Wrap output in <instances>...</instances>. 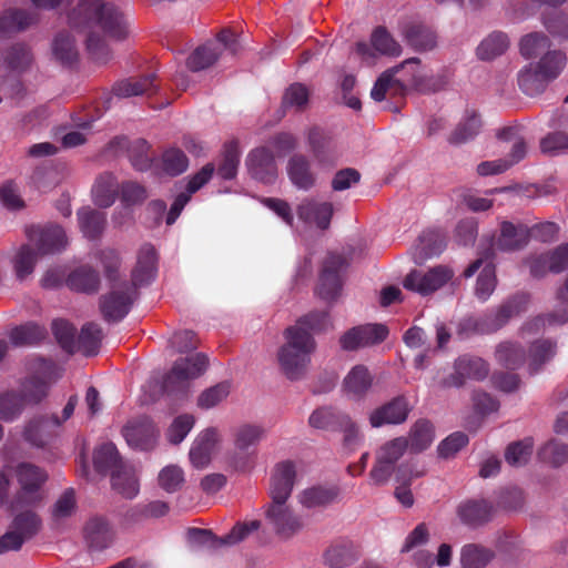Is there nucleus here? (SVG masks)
<instances>
[{"instance_id": "5701e85b", "label": "nucleus", "mask_w": 568, "mask_h": 568, "mask_svg": "<svg viewBox=\"0 0 568 568\" xmlns=\"http://www.w3.org/2000/svg\"><path fill=\"white\" fill-rule=\"evenodd\" d=\"M296 478V465L292 460L277 463L271 475L270 494L272 501H287Z\"/></svg>"}, {"instance_id": "473e14b6", "label": "nucleus", "mask_w": 568, "mask_h": 568, "mask_svg": "<svg viewBox=\"0 0 568 568\" xmlns=\"http://www.w3.org/2000/svg\"><path fill=\"white\" fill-rule=\"evenodd\" d=\"M114 529L104 518L90 519L84 528V538L89 548L102 550L108 548L114 539Z\"/></svg>"}, {"instance_id": "4468645a", "label": "nucleus", "mask_w": 568, "mask_h": 568, "mask_svg": "<svg viewBox=\"0 0 568 568\" xmlns=\"http://www.w3.org/2000/svg\"><path fill=\"white\" fill-rule=\"evenodd\" d=\"M27 235L40 255L60 253L68 245L65 231L55 224L31 226L28 229Z\"/></svg>"}, {"instance_id": "0eeeda50", "label": "nucleus", "mask_w": 568, "mask_h": 568, "mask_svg": "<svg viewBox=\"0 0 568 568\" xmlns=\"http://www.w3.org/2000/svg\"><path fill=\"white\" fill-rule=\"evenodd\" d=\"M266 520L277 536L292 538L310 525V516L300 515L286 501H272L266 510Z\"/></svg>"}, {"instance_id": "6ab92c4d", "label": "nucleus", "mask_w": 568, "mask_h": 568, "mask_svg": "<svg viewBox=\"0 0 568 568\" xmlns=\"http://www.w3.org/2000/svg\"><path fill=\"white\" fill-rule=\"evenodd\" d=\"M418 68H406L399 70L395 75V82L398 88L403 91L413 89L419 92H433L437 91L442 87V81L435 78L428 69L422 65L418 58Z\"/></svg>"}, {"instance_id": "49530a36", "label": "nucleus", "mask_w": 568, "mask_h": 568, "mask_svg": "<svg viewBox=\"0 0 568 568\" xmlns=\"http://www.w3.org/2000/svg\"><path fill=\"white\" fill-rule=\"evenodd\" d=\"M493 508L485 500H469L458 507L459 519L469 526L486 523L491 517Z\"/></svg>"}, {"instance_id": "9d476101", "label": "nucleus", "mask_w": 568, "mask_h": 568, "mask_svg": "<svg viewBox=\"0 0 568 568\" xmlns=\"http://www.w3.org/2000/svg\"><path fill=\"white\" fill-rule=\"evenodd\" d=\"M260 528L258 520L250 523L237 524L224 537H216L207 529L191 528L187 531V537L191 542L207 546L212 549H219L224 546H234L244 540L251 532Z\"/></svg>"}, {"instance_id": "e433bc0d", "label": "nucleus", "mask_w": 568, "mask_h": 568, "mask_svg": "<svg viewBox=\"0 0 568 568\" xmlns=\"http://www.w3.org/2000/svg\"><path fill=\"white\" fill-rule=\"evenodd\" d=\"M517 82L523 93L528 97L541 94L550 83L532 62L525 64L518 71Z\"/></svg>"}, {"instance_id": "37998d69", "label": "nucleus", "mask_w": 568, "mask_h": 568, "mask_svg": "<svg viewBox=\"0 0 568 568\" xmlns=\"http://www.w3.org/2000/svg\"><path fill=\"white\" fill-rule=\"evenodd\" d=\"M480 129V115L474 109H466L450 135V142L455 144L468 142L479 133Z\"/></svg>"}, {"instance_id": "c756f323", "label": "nucleus", "mask_w": 568, "mask_h": 568, "mask_svg": "<svg viewBox=\"0 0 568 568\" xmlns=\"http://www.w3.org/2000/svg\"><path fill=\"white\" fill-rule=\"evenodd\" d=\"M339 495L336 486L314 485L301 490L296 498L298 504L305 509H321L333 504Z\"/></svg>"}, {"instance_id": "ddd939ff", "label": "nucleus", "mask_w": 568, "mask_h": 568, "mask_svg": "<svg viewBox=\"0 0 568 568\" xmlns=\"http://www.w3.org/2000/svg\"><path fill=\"white\" fill-rule=\"evenodd\" d=\"M307 140L317 168L328 170L337 165L342 150L332 136L318 128H313L308 131Z\"/></svg>"}, {"instance_id": "4c0bfd02", "label": "nucleus", "mask_w": 568, "mask_h": 568, "mask_svg": "<svg viewBox=\"0 0 568 568\" xmlns=\"http://www.w3.org/2000/svg\"><path fill=\"white\" fill-rule=\"evenodd\" d=\"M529 240V232L525 225H515L510 222H503L500 235L497 240V247L500 251H516L523 248Z\"/></svg>"}, {"instance_id": "680f3d73", "label": "nucleus", "mask_w": 568, "mask_h": 568, "mask_svg": "<svg viewBox=\"0 0 568 568\" xmlns=\"http://www.w3.org/2000/svg\"><path fill=\"white\" fill-rule=\"evenodd\" d=\"M34 17L26 10L10 9L0 17V36L28 28Z\"/></svg>"}, {"instance_id": "b1692460", "label": "nucleus", "mask_w": 568, "mask_h": 568, "mask_svg": "<svg viewBox=\"0 0 568 568\" xmlns=\"http://www.w3.org/2000/svg\"><path fill=\"white\" fill-rule=\"evenodd\" d=\"M480 270L475 286V295L481 301L486 302L494 293L497 278L496 270L493 262L488 258H478L474 261L464 272L465 277L474 276Z\"/></svg>"}, {"instance_id": "c03bdc74", "label": "nucleus", "mask_w": 568, "mask_h": 568, "mask_svg": "<svg viewBox=\"0 0 568 568\" xmlns=\"http://www.w3.org/2000/svg\"><path fill=\"white\" fill-rule=\"evenodd\" d=\"M358 559V551L351 541H342L331 546L325 555L324 560L331 568H344L351 566Z\"/></svg>"}, {"instance_id": "bb28decb", "label": "nucleus", "mask_w": 568, "mask_h": 568, "mask_svg": "<svg viewBox=\"0 0 568 568\" xmlns=\"http://www.w3.org/2000/svg\"><path fill=\"white\" fill-rule=\"evenodd\" d=\"M374 376L365 365H355L342 383L344 395L352 400L363 399L373 386Z\"/></svg>"}, {"instance_id": "8fccbe9b", "label": "nucleus", "mask_w": 568, "mask_h": 568, "mask_svg": "<svg viewBox=\"0 0 568 568\" xmlns=\"http://www.w3.org/2000/svg\"><path fill=\"white\" fill-rule=\"evenodd\" d=\"M435 439L434 426L425 419L416 422L410 428L408 448L410 452L419 453L427 449Z\"/></svg>"}, {"instance_id": "c9c22d12", "label": "nucleus", "mask_w": 568, "mask_h": 568, "mask_svg": "<svg viewBox=\"0 0 568 568\" xmlns=\"http://www.w3.org/2000/svg\"><path fill=\"white\" fill-rule=\"evenodd\" d=\"M61 425L58 416L34 418L24 428V439L33 446H44L51 437L52 430Z\"/></svg>"}, {"instance_id": "aec40b11", "label": "nucleus", "mask_w": 568, "mask_h": 568, "mask_svg": "<svg viewBox=\"0 0 568 568\" xmlns=\"http://www.w3.org/2000/svg\"><path fill=\"white\" fill-rule=\"evenodd\" d=\"M245 165L250 175L264 184H271L277 178L275 158L267 146L252 150L246 156Z\"/></svg>"}, {"instance_id": "603ef678", "label": "nucleus", "mask_w": 568, "mask_h": 568, "mask_svg": "<svg viewBox=\"0 0 568 568\" xmlns=\"http://www.w3.org/2000/svg\"><path fill=\"white\" fill-rule=\"evenodd\" d=\"M99 274L91 267L81 266L67 278V285L77 292L92 293L99 287Z\"/></svg>"}, {"instance_id": "338daca9", "label": "nucleus", "mask_w": 568, "mask_h": 568, "mask_svg": "<svg viewBox=\"0 0 568 568\" xmlns=\"http://www.w3.org/2000/svg\"><path fill=\"white\" fill-rule=\"evenodd\" d=\"M44 334V327L29 322L13 328L10 333V341L16 346L31 345L42 339Z\"/></svg>"}, {"instance_id": "ea45409f", "label": "nucleus", "mask_w": 568, "mask_h": 568, "mask_svg": "<svg viewBox=\"0 0 568 568\" xmlns=\"http://www.w3.org/2000/svg\"><path fill=\"white\" fill-rule=\"evenodd\" d=\"M94 204L100 207H110L119 193V183L116 178L111 173L99 175L91 190Z\"/></svg>"}, {"instance_id": "9b49d317", "label": "nucleus", "mask_w": 568, "mask_h": 568, "mask_svg": "<svg viewBox=\"0 0 568 568\" xmlns=\"http://www.w3.org/2000/svg\"><path fill=\"white\" fill-rule=\"evenodd\" d=\"M136 290L129 283L113 285L111 291L102 296L100 308L108 322H118L126 316L135 298Z\"/></svg>"}, {"instance_id": "72a5a7b5", "label": "nucleus", "mask_w": 568, "mask_h": 568, "mask_svg": "<svg viewBox=\"0 0 568 568\" xmlns=\"http://www.w3.org/2000/svg\"><path fill=\"white\" fill-rule=\"evenodd\" d=\"M39 255L37 248L33 250L28 244L20 245L12 250L9 261L16 278L19 282H23L32 275Z\"/></svg>"}, {"instance_id": "58836bf2", "label": "nucleus", "mask_w": 568, "mask_h": 568, "mask_svg": "<svg viewBox=\"0 0 568 568\" xmlns=\"http://www.w3.org/2000/svg\"><path fill=\"white\" fill-rule=\"evenodd\" d=\"M424 475V469L418 468L414 464H402L396 469V481L399 483V486L395 489V497L404 507H412L414 504V497L408 488L410 481L414 478L420 477Z\"/></svg>"}, {"instance_id": "20e7f679", "label": "nucleus", "mask_w": 568, "mask_h": 568, "mask_svg": "<svg viewBox=\"0 0 568 568\" xmlns=\"http://www.w3.org/2000/svg\"><path fill=\"white\" fill-rule=\"evenodd\" d=\"M14 475L19 490L11 501L12 510L19 511L38 505L43 498L42 486L48 478L47 473L33 464L21 463L16 467Z\"/></svg>"}, {"instance_id": "052dcab7", "label": "nucleus", "mask_w": 568, "mask_h": 568, "mask_svg": "<svg viewBox=\"0 0 568 568\" xmlns=\"http://www.w3.org/2000/svg\"><path fill=\"white\" fill-rule=\"evenodd\" d=\"M495 357L506 368L516 369L524 364L525 352L517 343L503 342L496 347Z\"/></svg>"}, {"instance_id": "2f4dec72", "label": "nucleus", "mask_w": 568, "mask_h": 568, "mask_svg": "<svg viewBox=\"0 0 568 568\" xmlns=\"http://www.w3.org/2000/svg\"><path fill=\"white\" fill-rule=\"evenodd\" d=\"M406 68H418V62L416 58H410L402 62L400 64L390 68L384 71L378 79L376 80L372 91L371 97L376 102H382L387 93L397 94L400 93L402 90L398 88V84L395 82V75L402 69Z\"/></svg>"}, {"instance_id": "a211bd4d", "label": "nucleus", "mask_w": 568, "mask_h": 568, "mask_svg": "<svg viewBox=\"0 0 568 568\" xmlns=\"http://www.w3.org/2000/svg\"><path fill=\"white\" fill-rule=\"evenodd\" d=\"M454 368V374L444 379V387H460L467 378L484 379L489 372L488 364L483 358L470 355L458 357Z\"/></svg>"}, {"instance_id": "79ce46f5", "label": "nucleus", "mask_w": 568, "mask_h": 568, "mask_svg": "<svg viewBox=\"0 0 568 568\" xmlns=\"http://www.w3.org/2000/svg\"><path fill=\"white\" fill-rule=\"evenodd\" d=\"M77 215L79 227L84 237L95 240L102 234L106 223L105 213L85 206L80 209Z\"/></svg>"}, {"instance_id": "0e129e2a", "label": "nucleus", "mask_w": 568, "mask_h": 568, "mask_svg": "<svg viewBox=\"0 0 568 568\" xmlns=\"http://www.w3.org/2000/svg\"><path fill=\"white\" fill-rule=\"evenodd\" d=\"M540 462L559 467L568 460V446L557 439H550L538 450Z\"/></svg>"}, {"instance_id": "6e6d98bb", "label": "nucleus", "mask_w": 568, "mask_h": 568, "mask_svg": "<svg viewBox=\"0 0 568 568\" xmlns=\"http://www.w3.org/2000/svg\"><path fill=\"white\" fill-rule=\"evenodd\" d=\"M49 383L41 376L33 375L20 384V395L26 405H36L40 403L48 394Z\"/></svg>"}, {"instance_id": "393cba45", "label": "nucleus", "mask_w": 568, "mask_h": 568, "mask_svg": "<svg viewBox=\"0 0 568 568\" xmlns=\"http://www.w3.org/2000/svg\"><path fill=\"white\" fill-rule=\"evenodd\" d=\"M158 272V253L152 244L144 243L136 254V263L132 270V287L150 284Z\"/></svg>"}, {"instance_id": "4be33fe9", "label": "nucleus", "mask_w": 568, "mask_h": 568, "mask_svg": "<svg viewBox=\"0 0 568 568\" xmlns=\"http://www.w3.org/2000/svg\"><path fill=\"white\" fill-rule=\"evenodd\" d=\"M221 442V435L214 427L202 430L193 440L189 457L193 467L205 468L212 460V456Z\"/></svg>"}, {"instance_id": "bf43d9fd", "label": "nucleus", "mask_w": 568, "mask_h": 568, "mask_svg": "<svg viewBox=\"0 0 568 568\" xmlns=\"http://www.w3.org/2000/svg\"><path fill=\"white\" fill-rule=\"evenodd\" d=\"M26 403L17 390H8L0 394V419L11 423L20 417Z\"/></svg>"}, {"instance_id": "c85d7f7f", "label": "nucleus", "mask_w": 568, "mask_h": 568, "mask_svg": "<svg viewBox=\"0 0 568 568\" xmlns=\"http://www.w3.org/2000/svg\"><path fill=\"white\" fill-rule=\"evenodd\" d=\"M568 294V280L565 283V287L558 290L557 292V300H558V307L557 310L548 314L547 316H537L530 322H527L523 326V332H532L538 333L546 326H558L562 325L568 322V300L566 298L565 294Z\"/></svg>"}, {"instance_id": "f704fd0d", "label": "nucleus", "mask_w": 568, "mask_h": 568, "mask_svg": "<svg viewBox=\"0 0 568 568\" xmlns=\"http://www.w3.org/2000/svg\"><path fill=\"white\" fill-rule=\"evenodd\" d=\"M112 488L128 499L134 498L140 490L136 468L129 463L114 469L111 474Z\"/></svg>"}, {"instance_id": "4d7b16f0", "label": "nucleus", "mask_w": 568, "mask_h": 568, "mask_svg": "<svg viewBox=\"0 0 568 568\" xmlns=\"http://www.w3.org/2000/svg\"><path fill=\"white\" fill-rule=\"evenodd\" d=\"M371 44L373 50L381 55L397 58L402 54V45L384 27H378L373 31Z\"/></svg>"}, {"instance_id": "13d9d810", "label": "nucleus", "mask_w": 568, "mask_h": 568, "mask_svg": "<svg viewBox=\"0 0 568 568\" xmlns=\"http://www.w3.org/2000/svg\"><path fill=\"white\" fill-rule=\"evenodd\" d=\"M93 464L95 469L100 473H112L125 463L121 462L114 444L104 443L94 450Z\"/></svg>"}, {"instance_id": "7ed1b4c3", "label": "nucleus", "mask_w": 568, "mask_h": 568, "mask_svg": "<svg viewBox=\"0 0 568 568\" xmlns=\"http://www.w3.org/2000/svg\"><path fill=\"white\" fill-rule=\"evenodd\" d=\"M529 297L526 294H516L494 311L481 316H468L459 322L460 334H490L504 327L513 317L527 310Z\"/></svg>"}, {"instance_id": "09e8293b", "label": "nucleus", "mask_w": 568, "mask_h": 568, "mask_svg": "<svg viewBox=\"0 0 568 568\" xmlns=\"http://www.w3.org/2000/svg\"><path fill=\"white\" fill-rule=\"evenodd\" d=\"M551 50L549 38L539 32L526 34L519 43L520 54L527 60L539 59Z\"/></svg>"}, {"instance_id": "7c9ffc66", "label": "nucleus", "mask_w": 568, "mask_h": 568, "mask_svg": "<svg viewBox=\"0 0 568 568\" xmlns=\"http://www.w3.org/2000/svg\"><path fill=\"white\" fill-rule=\"evenodd\" d=\"M287 176L298 190L308 191L316 183V175L311 169V162L303 154H294L287 161Z\"/></svg>"}, {"instance_id": "f8f14e48", "label": "nucleus", "mask_w": 568, "mask_h": 568, "mask_svg": "<svg viewBox=\"0 0 568 568\" xmlns=\"http://www.w3.org/2000/svg\"><path fill=\"white\" fill-rule=\"evenodd\" d=\"M207 365L209 359L203 353L178 359L164 379V387L169 390L184 387L189 381L200 377Z\"/></svg>"}, {"instance_id": "f257e3e1", "label": "nucleus", "mask_w": 568, "mask_h": 568, "mask_svg": "<svg viewBox=\"0 0 568 568\" xmlns=\"http://www.w3.org/2000/svg\"><path fill=\"white\" fill-rule=\"evenodd\" d=\"M69 23L72 28L89 30L87 48L98 62H105L109 58V48L99 31L115 39L126 36L123 14L113 4L102 3L100 0H81L70 14Z\"/></svg>"}, {"instance_id": "de8ad7c7", "label": "nucleus", "mask_w": 568, "mask_h": 568, "mask_svg": "<svg viewBox=\"0 0 568 568\" xmlns=\"http://www.w3.org/2000/svg\"><path fill=\"white\" fill-rule=\"evenodd\" d=\"M509 47V39L506 33L495 31L488 34L478 44L476 53L480 60L489 61L501 55Z\"/></svg>"}, {"instance_id": "412c9836", "label": "nucleus", "mask_w": 568, "mask_h": 568, "mask_svg": "<svg viewBox=\"0 0 568 568\" xmlns=\"http://www.w3.org/2000/svg\"><path fill=\"white\" fill-rule=\"evenodd\" d=\"M122 434L130 447L140 450L152 448L159 437V430L146 416L129 422Z\"/></svg>"}, {"instance_id": "e2e57ef3", "label": "nucleus", "mask_w": 568, "mask_h": 568, "mask_svg": "<svg viewBox=\"0 0 568 568\" xmlns=\"http://www.w3.org/2000/svg\"><path fill=\"white\" fill-rule=\"evenodd\" d=\"M494 557L491 550L475 545H465L460 550L462 568H484Z\"/></svg>"}, {"instance_id": "dca6fc26", "label": "nucleus", "mask_w": 568, "mask_h": 568, "mask_svg": "<svg viewBox=\"0 0 568 568\" xmlns=\"http://www.w3.org/2000/svg\"><path fill=\"white\" fill-rule=\"evenodd\" d=\"M346 260L339 254H328L324 261L320 276L317 293L325 301L335 300L342 290V272L346 268Z\"/></svg>"}, {"instance_id": "a19ab883", "label": "nucleus", "mask_w": 568, "mask_h": 568, "mask_svg": "<svg viewBox=\"0 0 568 568\" xmlns=\"http://www.w3.org/2000/svg\"><path fill=\"white\" fill-rule=\"evenodd\" d=\"M402 33L416 51H430L437 45L435 32L420 23H408L403 28Z\"/></svg>"}, {"instance_id": "69168bd1", "label": "nucleus", "mask_w": 568, "mask_h": 568, "mask_svg": "<svg viewBox=\"0 0 568 568\" xmlns=\"http://www.w3.org/2000/svg\"><path fill=\"white\" fill-rule=\"evenodd\" d=\"M102 339L101 327L95 323H88L82 326L78 336L77 351H81L85 356L95 354Z\"/></svg>"}, {"instance_id": "f03ea898", "label": "nucleus", "mask_w": 568, "mask_h": 568, "mask_svg": "<svg viewBox=\"0 0 568 568\" xmlns=\"http://www.w3.org/2000/svg\"><path fill=\"white\" fill-rule=\"evenodd\" d=\"M283 336L285 342L277 351L278 366L287 379L301 381L308 373L317 343L310 332H302L298 326H288Z\"/></svg>"}, {"instance_id": "39448f33", "label": "nucleus", "mask_w": 568, "mask_h": 568, "mask_svg": "<svg viewBox=\"0 0 568 568\" xmlns=\"http://www.w3.org/2000/svg\"><path fill=\"white\" fill-rule=\"evenodd\" d=\"M265 433V428L258 424L239 425L233 432L234 453L229 457V466L236 471L252 468L256 458V448Z\"/></svg>"}, {"instance_id": "1a4fd4ad", "label": "nucleus", "mask_w": 568, "mask_h": 568, "mask_svg": "<svg viewBox=\"0 0 568 568\" xmlns=\"http://www.w3.org/2000/svg\"><path fill=\"white\" fill-rule=\"evenodd\" d=\"M454 277V271L447 265H437L428 271L413 270L405 277L406 290L420 295H428L442 288Z\"/></svg>"}, {"instance_id": "5fc2aeb1", "label": "nucleus", "mask_w": 568, "mask_h": 568, "mask_svg": "<svg viewBox=\"0 0 568 568\" xmlns=\"http://www.w3.org/2000/svg\"><path fill=\"white\" fill-rule=\"evenodd\" d=\"M153 91V75H148L141 79L122 80L113 87V93L119 98L149 94Z\"/></svg>"}, {"instance_id": "a18cd8bd", "label": "nucleus", "mask_w": 568, "mask_h": 568, "mask_svg": "<svg viewBox=\"0 0 568 568\" xmlns=\"http://www.w3.org/2000/svg\"><path fill=\"white\" fill-rule=\"evenodd\" d=\"M542 75L551 83L564 71L567 64V55L564 51L552 49L546 52L537 61H531Z\"/></svg>"}, {"instance_id": "3c124183", "label": "nucleus", "mask_w": 568, "mask_h": 568, "mask_svg": "<svg viewBox=\"0 0 568 568\" xmlns=\"http://www.w3.org/2000/svg\"><path fill=\"white\" fill-rule=\"evenodd\" d=\"M556 354V343L549 339H539L531 344L528 355V368L536 374Z\"/></svg>"}, {"instance_id": "2eb2a0df", "label": "nucleus", "mask_w": 568, "mask_h": 568, "mask_svg": "<svg viewBox=\"0 0 568 568\" xmlns=\"http://www.w3.org/2000/svg\"><path fill=\"white\" fill-rule=\"evenodd\" d=\"M333 214V203L321 197H305L296 206V215L300 221L310 227L322 231L329 227Z\"/></svg>"}, {"instance_id": "6e6552de", "label": "nucleus", "mask_w": 568, "mask_h": 568, "mask_svg": "<svg viewBox=\"0 0 568 568\" xmlns=\"http://www.w3.org/2000/svg\"><path fill=\"white\" fill-rule=\"evenodd\" d=\"M408 449V440L397 437L384 443L376 452V462L369 477L373 485L386 484L393 475L395 463Z\"/></svg>"}, {"instance_id": "774afa93", "label": "nucleus", "mask_w": 568, "mask_h": 568, "mask_svg": "<svg viewBox=\"0 0 568 568\" xmlns=\"http://www.w3.org/2000/svg\"><path fill=\"white\" fill-rule=\"evenodd\" d=\"M52 53L62 64H72L78 57L74 39L69 33H59L53 40Z\"/></svg>"}, {"instance_id": "cd10ccee", "label": "nucleus", "mask_w": 568, "mask_h": 568, "mask_svg": "<svg viewBox=\"0 0 568 568\" xmlns=\"http://www.w3.org/2000/svg\"><path fill=\"white\" fill-rule=\"evenodd\" d=\"M408 403L405 397H396L369 415L372 427L378 428L389 424H402L408 416Z\"/></svg>"}, {"instance_id": "423d86ee", "label": "nucleus", "mask_w": 568, "mask_h": 568, "mask_svg": "<svg viewBox=\"0 0 568 568\" xmlns=\"http://www.w3.org/2000/svg\"><path fill=\"white\" fill-rule=\"evenodd\" d=\"M223 50L233 54L240 50L239 39L230 29L222 30L215 40L195 49L187 58L186 65L193 72L204 70L217 61Z\"/></svg>"}, {"instance_id": "a878e982", "label": "nucleus", "mask_w": 568, "mask_h": 568, "mask_svg": "<svg viewBox=\"0 0 568 568\" xmlns=\"http://www.w3.org/2000/svg\"><path fill=\"white\" fill-rule=\"evenodd\" d=\"M33 61L30 49L23 43H16L0 52V77L6 80L10 73L21 74Z\"/></svg>"}, {"instance_id": "864d4df0", "label": "nucleus", "mask_w": 568, "mask_h": 568, "mask_svg": "<svg viewBox=\"0 0 568 568\" xmlns=\"http://www.w3.org/2000/svg\"><path fill=\"white\" fill-rule=\"evenodd\" d=\"M241 150L239 143L231 141L224 145L221 162L217 166V175L223 180H233L237 174Z\"/></svg>"}, {"instance_id": "f3484780", "label": "nucleus", "mask_w": 568, "mask_h": 568, "mask_svg": "<svg viewBox=\"0 0 568 568\" xmlns=\"http://www.w3.org/2000/svg\"><path fill=\"white\" fill-rule=\"evenodd\" d=\"M388 331L383 324H365L346 331L339 337L342 349L351 352L383 342Z\"/></svg>"}]
</instances>
